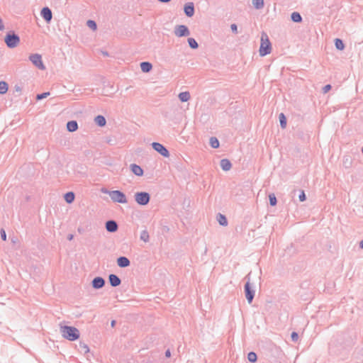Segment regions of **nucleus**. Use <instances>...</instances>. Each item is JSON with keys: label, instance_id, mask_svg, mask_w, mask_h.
I'll return each mask as SVG.
<instances>
[{"label": "nucleus", "instance_id": "f03ea898", "mask_svg": "<svg viewBox=\"0 0 363 363\" xmlns=\"http://www.w3.org/2000/svg\"><path fill=\"white\" fill-rule=\"evenodd\" d=\"M272 51L271 43L268 35L263 33L261 35V44L259 50V55L263 57L269 54Z\"/></svg>", "mask_w": 363, "mask_h": 363}, {"label": "nucleus", "instance_id": "9b49d317", "mask_svg": "<svg viewBox=\"0 0 363 363\" xmlns=\"http://www.w3.org/2000/svg\"><path fill=\"white\" fill-rule=\"evenodd\" d=\"M106 228L108 232H116L118 229L117 223L113 220L107 221L106 223Z\"/></svg>", "mask_w": 363, "mask_h": 363}, {"label": "nucleus", "instance_id": "c85d7f7f", "mask_svg": "<svg viewBox=\"0 0 363 363\" xmlns=\"http://www.w3.org/2000/svg\"><path fill=\"white\" fill-rule=\"evenodd\" d=\"M335 47L340 50H342L345 48L343 42L340 39L335 40Z\"/></svg>", "mask_w": 363, "mask_h": 363}, {"label": "nucleus", "instance_id": "f3484780", "mask_svg": "<svg viewBox=\"0 0 363 363\" xmlns=\"http://www.w3.org/2000/svg\"><path fill=\"white\" fill-rule=\"evenodd\" d=\"M67 128L69 131L74 132L78 128L77 123L74 121H69L67 124Z\"/></svg>", "mask_w": 363, "mask_h": 363}, {"label": "nucleus", "instance_id": "6ab92c4d", "mask_svg": "<svg viewBox=\"0 0 363 363\" xmlns=\"http://www.w3.org/2000/svg\"><path fill=\"white\" fill-rule=\"evenodd\" d=\"M179 98L181 101L186 102L190 99V94L188 91H184L179 94Z\"/></svg>", "mask_w": 363, "mask_h": 363}, {"label": "nucleus", "instance_id": "ddd939ff", "mask_svg": "<svg viewBox=\"0 0 363 363\" xmlns=\"http://www.w3.org/2000/svg\"><path fill=\"white\" fill-rule=\"evenodd\" d=\"M117 264L120 267H126L130 265V261L125 257H121L117 259Z\"/></svg>", "mask_w": 363, "mask_h": 363}, {"label": "nucleus", "instance_id": "cd10ccee", "mask_svg": "<svg viewBox=\"0 0 363 363\" xmlns=\"http://www.w3.org/2000/svg\"><path fill=\"white\" fill-rule=\"evenodd\" d=\"M140 239L145 242L149 240V234H148L147 231L143 230L141 232Z\"/></svg>", "mask_w": 363, "mask_h": 363}, {"label": "nucleus", "instance_id": "473e14b6", "mask_svg": "<svg viewBox=\"0 0 363 363\" xmlns=\"http://www.w3.org/2000/svg\"><path fill=\"white\" fill-rule=\"evenodd\" d=\"M269 203L272 206H275L277 204V199L274 194H272L269 196Z\"/></svg>", "mask_w": 363, "mask_h": 363}, {"label": "nucleus", "instance_id": "4c0bfd02", "mask_svg": "<svg viewBox=\"0 0 363 363\" xmlns=\"http://www.w3.org/2000/svg\"><path fill=\"white\" fill-rule=\"evenodd\" d=\"M1 238L4 240H6V232L4 230H1Z\"/></svg>", "mask_w": 363, "mask_h": 363}, {"label": "nucleus", "instance_id": "4be33fe9", "mask_svg": "<svg viewBox=\"0 0 363 363\" xmlns=\"http://www.w3.org/2000/svg\"><path fill=\"white\" fill-rule=\"evenodd\" d=\"M95 121L99 126H104L106 124V119L102 116H96L95 118Z\"/></svg>", "mask_w": 363, "mask_h": 363}, {"label": "nucleus", "instance_id": "bb28decb", "mask_svg": "<svg viewBox=\"0 0 363 363\" xmlns=\"http://www.w3.org/2000/svg\"><path fill=\"white\" fill-rule=\"evenodd\" d=\"M218 221L221 225H227L228 222L226 218L221 214H219L218 216Z\"/></svg>", "mask_w": 363, "mask_h": 363}, {"label": "nucleus", "instance_id": "58836bf2", "mask_svg": "<svg viewBox=\"0 0 363 363\" xmlns=\"http://www.w3.org/2000/svg\"><path fill=\"white\" fill-rule=\"evenodd\" d=\"M331 89V86L328 84L323 87L324 93H327Z\"/></svg>", "mask_w": 363, "mask_h": 363}, {"label": "nucleus", "instance_id": "ea45409f", "mask_svg": "<svg viewBox=\"0 0 363 363\" xmlns=\"http://www.w3.org/2000/svg\"><path fill=\"white\" fill-rule=\"evenodd\" d=\"M230 28L233 32H237V26L235 24H232Z\"/></svg>", "mask_w": 363, "mask_h": 363}, {"label": "nucleus", "instance_id": "a878e982", "mask_svg": "<svg viewBox=\"0 0 363 363\" xmlns=\"http://www.w3.org/2000/svg\"><path fill=\"white\" fill-rule=\"evenodd\" d=\"M279 121L282 128H285L286 126V119L284 113L279 114Z\"/></svg>", "mask_w": 363, "mask_h": 363}, {"label": "nucleus", "instance_id": "c9c22d12", "mask_svg": "<svg viewBox=\"0 0 363 363\" xmlns=\"http://www.w3.org/2000/svg\"><path fill=\"white\" fill-rule=\"evenodd\" d=\"M298 338V334L296 333H295V332L292 333V334H291V339L294 341H297Z\"/></svg>", "mask_w": 363, "mask_h": 363}, {"label": "nucleus", "instance_id": "9d476101", "mask_svg": "<svg viewBox=\"0 0 363 363\" xmlns=\"http://www.w3.org/2000/svg\"><path fill=\"white\" fill-rule=\"evenodd\" d=\"M43 18L47 21L50 22L52 19V12L48 7L43 8L41 11Z\"/></svg>", "mask_w": 363, "mask_h": 363}, {"label": "nucleus", "instance_id": "5701e85b", "mask_svg": "<svg viewBox=\"0 0 363 363\" xmlns=\"http://www.w3.org/2000/svg\"><path fill=\"white\" fill-rule=\"evenodd\" d=\"M8 91V84L5 82H0V94H3Z\"/></svg>", "mask_w": 363, "mask_h": 363}, {"label": "nucleus", "instance_id": "f8f14e48", "mask_svg": "<svg viewBox=\"0 0 363 363\" xmlns=\"http://www.w3.org/2000/svg\"><path fill=\"white\" fill-rule=\"evenodd\" d=\"M104 285V280L101 277H96L92 281V286L95 289H100Z\"/></svg>", "mask_w": 363, "mask_h": 363}, {"label": "nucleus", "instance_id": "7c9ffc66", "mask_svg": "<svg viewBox=\"0 0 363 363\" xmlns=\"http://www.w3.org/2000/svg\"><path fill=\"white\" fill-rule=\"evenodd\" d=\"M210 143L212 147L217 148L219 146V142L216 138H211L210 140Z\"/></svg>", "mask_w": 363, "mask_h": 363}, {"label": "nucleus", "instance_id": "4468645a", "mask_svg": "<svg viewBox=\"0 0 363 363\" xmlns=\"http://www.w3.org/2000/svg\"><path fill=\"white\" fill-rule=\"evenodd\" d=\"M109 281L113 286H117L121 284V279L115 274H111L109 276Z\"/></svg>", "mask_w": 363, "mask_h": 363}, {"label": "nucleus", "instance_id": "a211bd4d", "mask_svg": "<svg viewBox=\"0 0 363 363\" xmlns=\"http://www.w3.org/2000/svg\"><path fill=\"white\" fill-rule=\"evenodd\" d=\"M220 167L224 171H228L231 167L230 161L227 159H223L220 161Z\"/></svg>", "mask_w": 363, "mask_h": 363}, {"label": "nucleus", "instance_id": "f704fd0d", "mask_svg": "<svg viewBox=\"0 0 363 363\" xmlns=\"http://www.w3.org/2000/svg\"><path fill=\"white\" fill-rule=\"evenodd\" d=\"M49 95H50V93H49V92H45V93H43V94H38V95H37L36 99H37L38 100H40V99H44V98H45V97H47V96H49Z\"/></svg>", "mask_w": 363, "mask_h": 363}, {"label": "nucleus", "instance_id": "0eeeda50", "mask_svg": "<svg viewBox=\"0 0 363 363\" xmlns=\"http://www.w3.org/2000/svg\"><path fill=\"white\" fill-rule=\"evenodd\" d=\"M174 35L177 37L188 36L190 34L189 28L184 25H179L174 28Z\"/></svg>", "mask_w": 363, "mask_h": 363}, {"label": "nucleus", "instance_id": "72a5a7b5", "mask_svg": "<svg viewBox=\"0 0 363 363\" xmlns=\"http://www.w3.org/2000/svg\"><path fill=\"white\" fill-rule=\"evenodd\" d=\"M86 23H87V26L90 28H91L93 30H96V23L94 21L89 20Z\"/></svg>", "mask_w": 363, "mask_h": 363}, {"label": "nucleus", "instance_id": "423d86ee", "mask_svg": "<svg viewBox=\"0 0 363 363\" xmlns=\"http://www.w3.org/2000/svg\"><path fill=\"white\" fill-rule=\"evenodd\" d=\"M30 60L33 64L36 66L38 69L44 70L45 67L42 61V57L39 54H33L29 57Z\"/></svg>", "mask_w": 363, "mask_h": 363}, {"label": "nucleus", "instance_id": "c03bdc74", "mask_svg": "<svg viewBox=\"0 0 363 363\" xmlns=\"http://www.w3.org/2000/svg\"><path fill=\"white\" fill-rule=\"evenodd\" d=\"M360 247H361L362 248H363V240H362V241L360 242Z\"/></svg>", "mask_w": 363, "mask_h": 363}, {"label": "nucleus", "instance_id": "a19ab883", "mask_svg": "<svg viewBox=\"0 0 363 363\" xmlns=\"http://www.w3.org/2000/svg\"><path fill=\"white\" fill-rule=\"evenodd\" d=\"M165 355L167 357H169L171 356V352L169 350L166 351Z\"/></svg>", "mask_w": 363, "mask_h": 363}, {"label": "nucleus", "instance_id": "2eb2a0df", "mask_svg": "<svg viewBox=\"0 0 363 363\" xmlns=\"http://www.w3.org/2000/svg\"><path fill=\"white\" fill-rule=\"evenodd\" d=\"M184 12L189 17H191L194 13V8L193 4H189L184 6Z\"/></svg>", "mask_w": 363, "mask_h": 363}, {"label": "nucleus", "instance_id": "1a4fd4ad", "mask_svg": "<svg viewBox=\"0 0 363 363\" xmlns=\"http://www.w3.org/2000/svg\"><path fill=\"white\" fill-rule=\"evenodd\" d=\"M152 147L162 156L166 157H169V154L168 150L162 144L159 143H153Z\"/></svg>", "mask_w": 363, "mask_h": 363}, {"label": "nucleus", "instance_id": "6e6552de", "mask_svg": "<svg viewBox=\"0 0 363 363\" xmlns=\"http://www.w3.org/2000/svg\"><path fill=\"white\" fill-rule=\"evenodd\" d=\"M252 284L250 281V278L248 277V281H247L245 286V296L249 303H251L253 297H254V291L252 290Z\"/></svg>", "mask_w": 363, "mask_h": 363}, {"label": "nucleus", "instance_id": "7ed1b4c3", "mask_svg": "<svg viewBox=\"0 0 363 363\" xmlns=\"http://www.w3.org/2000/svg\"><path fill=\"white\" fill-rule=\"evenodd\" d=\"M102 191L106 194H108L111 200L114 202H117V203H127V199H126L125 195L120 191L116 190V191H108L107 190H104V191L102 190Z\"/></svg>", "mask_w": 363, "mask_h": 363}, {"label": "nucleus", "instance_id": "20e7f679", "mask_svg": "<svg viewBox=\"0 0 363 363\" xmlns=\"http://www.w3.org/2000/svg\"><path fill=\"white\" fill-rule=\"evenodd\" d=\"M20 42V39L18 35L15 34H9L5 38V43L9 48L16 47Z\"/></svg>", "mask_w": 363, "mask_h": 363}, {"label": "nucleus", "instance_id": "37998d69", "mask_svg": "<svg viewBox=\"0 0 363 363\" xmlns=\"http://www.w3.org/2000/svg\"><path fill=\"white\" fill-rule=\"evenodd\" d=\"M84 350H85L86 351H88L89 350L88 347L84 345Z\"/></svg>", "mask_w": 363, "mask_h": 363}, {"label": "nucleus", "instance_id": "dca6fc26", "mask_svg": "<svg viewBox=\"0 0 363 363\" xmlns=\"http://www.w3.org/2000/svg\"><path fill=\"white\" fill-rule=\"evenodd\" d=\"M130 169H131L132 172L137 176H142L143 174V169L137 164H131Z\"/></svg>", "mask_w": 363, "mask_h": 363}, {"label": "nucleus", "instance_id": "412c9836", "mask_svg": "<svg viewBox=\"0 0 363 363\" xmlns=\"http://www.w3.org/2000/svg\"><path fill=\"white\" fill-rule=\"evenodd\" d=\"M74 199V194L73 192H67L65 195V200L68 203H71Z\"/></svg>", "mask_w": 363, "mask_h": 363}, {"label": "nucleus", "instance_id": "39448f33", "mask_svg": "<svg viewBox=\"0 0 363 363\" xmlns=\"http://www.w3.org/2000/svg\"><path fill=\"white\" fill-rule=\"evenodd\" d=\"M135 201L139 205H146L150 201V195L146 192L136 193L135 195Z\"/></svg>", "mask_w": 363, "mask_h": 363}, {"label": "nucleus", "instance_id": "e433bc0d", "mask_svg": "<svg viewBox=\"0 0 363 363\" xmlns=\"http://www.w3.org/2000/svg\"><path fill=\"white\" fill-rule=\"evenodd\" d=\"M299 199L301 201H303L306 200V195L303 191H302L301 194L299 195Z\"/></svg>", "mask_w": 363, "mask_h": 363}, {"label": "nucleus", "instance_id": "f257e3e1", "mask_svg": "<svg viewBox=\"0 0 363 363\" xmlns=\"http://www.w3.org/2000/svg\"><path fill=\"white\" fill-rule=\"evenodd\" d=\"M60 333L64 338L70 341H74L79 337V332L74 327L61 326Z\"/></svg>", "mask_w": 363, "mask_h": 363}, {"label": "nucleus", "instance_id": "b1692460", "mask_svg": "<svg viewBox=\"0 0 363 363\" xmlns=\"http://www.w3.org/2000/svg\"><path fill=\"white\" fill-rule=\"evenodd\" d=\"M291 19H292L293 21L298 23V22L301 21L302 18H301V15L298 13L294 12L291 14Z\"/></svg>", "mask_w": 363, "mask_h": 363}, {"label": "nucleus", "instance_id": "c756f323", "mask_svg": "<svg viewBox=\"0 0 363 363\" xmlns=\"http://www.w3.org/2000/svg\"><path fill=\"white\" fill-rule=\"evenodd\" d=\"M188 43H189V46L193 49H196L198 48V43L194 38H189Z\"/></svg>", "mask_w": 363, "mask_h": 363}, {"label": "nucleus", "instance_id": "393cba45", "mask_svg": "<svg viewBox=\"0 0 363 363\" xmlns=\"http://www.w3.org/2000/svg\"><path fill=\"white\" fill-rule=\"evenodd\" d=\"M253 6L259 9L264 6V0H252Z\"/></svg>", "mask_w": 363, "mask_h": 363}, {"label": "nucleus", "instance_id": "2f4dec72", "mask_svg": "<svg viewBox=\"0 0 363 363\" xmlns=\"http://www.w3.org/2000/svg\"><path fill=\"white\" fill-rule=\"evenodd\" d=\"M247 359L251 362H255L257 361V354L255 352H250L247 355Z\"/></svg>", "mask_w": 363, "mask_h": 363}, {"label": "nucleus", "instance_id": "79ce46f5", "mask_svg": "<svg viewBox=\"0 0 363 363\" xmlns=\"http://www.w3.org/2000/svg\"><path fill=\"white\" fill-rule=\"evenodd\" d=\"M4 28V26L3 25V23H2V21L1 19L0 18V30H3Z\"/></svg>", "mask_w": 363, "mask_h": 363}, {"label": "nucleus", "instance_id": "aec40b11", "mask_svg": "<svg viewBox=\"0 0 363 363\" xmlns=\"http://www.w3.org/2000/svg\"><path fill=\"white\" fill-rule=\"evenodd\" d=\"M140 68L143 72H148L152 69V65L150 62H144L140 64Z\"/></svg>", "mask_w": 363, "mask_h": 363}]
</instances>
